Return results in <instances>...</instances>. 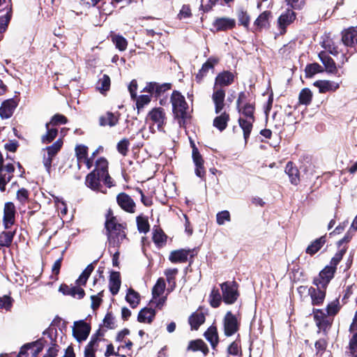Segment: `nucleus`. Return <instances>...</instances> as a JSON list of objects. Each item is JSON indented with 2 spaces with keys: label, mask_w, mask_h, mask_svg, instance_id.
Returning a JSON list of instances; mask_svg holds the SVG:
<instances>
[{
  "label": "nucleus",
  "mask_w": 357,
  "mask_h": 357,
  "mask_svg": "<svg viewBox=\"0 0 357 357\" xmlns=\"http://www.w3.org/2000/svg\"><path fill=\"white\" fill-rule=\"evenodd\" d=\"M91 331L90 326L84 320L74 322L73 335L78 342H82L88 337Z\"/></svg>",
  "instance_id": "9b49d317"
},
{
  "label": "nucleus",
  "mask_w": 357,
  "mask_h": 357,
  "mask_svg": "<svg viewBox=\"0 0 357 357\" xmlns=\"http://www.w3.org/2000/svg\"><path fill=\"white\" fill-rule=\"evenodd\" d=\"M234 81V73L227 70L220 73L216 76L212 94L215 114L220 113L225 107V91L222 88L231 85Z\"/></svg>",
  "instance_id": "f03ea898"
},
{
  "label": "nucleus",
  "mask_w": 357,
  "mask_h": 357,
  "mask_svg": "<svg viewBox=\"0 0 357 357\" xmlns=\"http://www.w3.org/2000/svg\"><path fill=\"white\" fill-rule=\"evenodd\" d=\"M56 329L54 327H49L43 332L44 338L45 336L50 338V344H52L47 352L43 357H55L58 352V346L55 344L56 342Z\"/></svg>",
  "instance_id": "4468645a"
},
{
  "label": "nucleus",
  "mask_w": 357,
  "mask_h": 357,
  "mask_svg": "<svg viewBox=\"0 0 357 357\" xmlns=\"http://www.w3.org/2000/svg\"><path fill=\"white\" fill-rule=\"evenodd\" d=\"M218 59L210 57L206 63H204L196 75L197 82H200L202 79L206 75L209 70L213 68L214 66L218 63Z\"/></svg>",
  "instance_id": "cd10ccee"
},
{
  "label": "nucleus",
  "mask_w": 357,
  "mask_h": 357,
  "mask_svg": "<svg viewBox=\"0 0 357 357\" xmlns=\"http://www.w3.org/2000/svg\"><path fill=\"white\" fill-rule=\"evenodd\" d=\"M237 17L241 24L245 27H248L250 24V16L245 11L239 10L237 13Z\"/></svg>",
  "instance_id": "052dcab7"
},
{
  "label": "nucleus",
  "mask_w": 357,
  "mask_h": 357,
  "mask_svg": "<svg viewBox=\"0 0 357 357\" xmlns=\"http://www.w3.org/2000/svg\"><path fill=\"white\" fill-rule=\"evenodd\" d=\"M246 94L245 92H241L238 94L237 100V109L241 114L238 119V123L243 132V137L245 142L250 137L252 129L253 123L255 121L254 116L255 105L250 102H245Z\"/></svg>",
  "instance_id": "f257e3e1"
},
{
  "label": "nucleus",
  "mask_w": 357,
  "mask_h": 357,
  "mask_svg": "<svg viewBox=\"0 0 357 357\" xmlns=\"http://www.w3.org/2000/svg\"><path fill=\"white\" fill-rule=\"evenodd\" d=\"M235 24V20L229 17H219L213 22V26L217 31H226L233 29Z\"/></svg>",
  "instance_id": "393cba45"
},
{
  "label": "nucleus",
  "mask_w": 357,
  "mask_h": 357,
  "mask_svg": "<svg viewBox=\"0 0 357 357\" xmlns=\"http://www.w3.org/2000/svg\"><path fill=\"white\" fill-rule=\"evenodd\" d=\"M109 290L113 295H116L121 287L120 273L113 271L111 273L109 280Z\"/></svg>",
  "instance_id": "7c9ffc66"
},
{
  "label": "nucleus",
  "mask_w": 357,
  "mask_h": 357,
  "mask_svg": "<svg viewBox=\"0 0 357 357\" xmlns=\"http://www.w3.org/2000/svg\"><path fill=\"white\" fill-rule=\"evenodd\" d=\"M94 267L93 264H89L86 266V268L83 271L82 274L79 275V278L77 280L76 282L78 285H84L93 272Z\"/></svg>",
  "instance_id": "49530a36"
},
{
  "label": "nucleus",
  "mask_w": 357,
  "mask_h": 357,
  "mask_svg": "<svg viewBox=\"0 0 357 357\" xmlns=\"http://www.w3.org/2000/svg\"><path fill=\"white\" fill-rule=\"evenodd\" d=\"M13 305V299L8 296L0 297V309L9 310Z\"/></svg>",
  "instance_id": "338daca9"
},
{
  "label": "nucleus",
  "mask_w": 357,
  "mask_h": 357,
  "mask_svg": "<svg viewBox=\"0 0 357 357\" xmlns=\"http://www.w3.org/2000/svg\"><path fill=\"white\" fill-rule=\"evenodd\" d=\"M100 181H102V177L98 176L95 172H92L86 176L85 183L88 188L94 191L106 193L105 191L101 189Z\"/></svg>",
  "instance_id": "5701e85b"
},
{
  "label": "nucleus",
  "mask_w": 357,
  "mask_h": 357,
  "mask_svg": "<svg viewBox=\"0 0 357 357\" xmlns=\"http://www.w3.org/2000/svg\"><path fill=\"white\" fill-rule=\"evenodd\" d=\"M222 324L225 335L230 337L238 331L240 320L231 312L228 311L224 317Z\"/></svg>",
  "instance_id": "423d86ee"
},
{
  "label": "nucleus",
  "mask_w": 357,
  "mask_h": 357,
  "mask_svg": "<svg viewBox=\"0 0 357 357\" xmlns=\"http://www.w3.org/2000/svg\"><path fill=\"white\" fill-rule=\"evenodd\" d=\"M298 98H299V102L301 104L307 105L312 101V93L307 88L303 89L299 93Z\"/></svg>",
  "instance_id": "de8ad7c7"
},
{
  "label": "nucleus",
  "mask_w": 357,
  "mask_h": 357,
  "mask_svg": "<svg viewBox=\"0 0 357 357\" xmlns=\"http://www.w3.org/2000/svg\"><path fill=\"white\" fill-rule=\"evenodd\" d=\"M18 105V101L14 98L4 100L0 107V116L3 119H7L12 116Z\"/></svg>",
  "instance_id": "dca6fc26"
},
{
  "label": "nucleus",
  "mask_w": 357,
  "mask_h": 357,
  "mask_svg": "<svg viewBox=\"0 0 357 357\" xmlns=\"http://www.w3.org/2000/svg\"><path fill=\"white\" fill-rule=\"evenodd\" d=\"M128 139L124 138L117 144V150L123 155H126L129 146Z\"/></svg>",
  "instance_id": "69168bd1"
},
{
  "label": "nucleus",
  "mask_w": 357,
  "mask_h": 357,
  "mask_svg": "<svg viewBox=\"0 0 357 357\" xmlns=\"http://www.w3.org/2000/svg\"><path fill=\"white\" fill-rule=\"evenodd\" d=\"M111 39L116 47L119 51H124L126 50L128 46L127 40L122 36L117 34H112Z\"/></svg>",
  "instance_id": "a19ab883"
},
{
  "label": "nucleus",
  "mask_w": 357,
  "mask_h": 357,
  "mask_svg": "<svg viewBox=\"0 0 357 357\" xmlns=\"http://www.w3.org/2000/svg\"><path fill=\"white\" fill-rule=\"evenodd\" d=\"M98 345V337L93 336L85 348L84 357H95V349Z\"/></svg>",
  "instance_id": "a18cd8bd"
},
{
  "label": "nucleus",
  "mask_w": 357,
  "mask_h": 357,
  "mask_svg": "<svg viewBox=\"0 0 357 357\" xmlns=\"http://www.w3.org/2000/svg\"><path fill=\"white\" fill-rule=\"evenodd\" d=\"M15 170L12 163H8L6 166L3 165V158L0 155V190H5L6 184L10 181L13 177V173Z\"/></svg>",
  "instance_id": "ddd939ff"
},
{
  "label": "nucleus",
  "mask_w": 357,
  "mask_h": 357,
  "mask_svg": "<svg viewBox=\"0 0 357 357\" xmlns=\"http://www.w3.org/2000/svg\"><path fill=\"white\" fill-rule=\"evenodd\" d=\"M48 342L42 337L36 342L23 345L17 357H36Z\"/></svg>",
  "instance_id": "39448f33"
},
{
  "label": "nucleus",
  "mask_w": 357,
  "mask_h": 357,
  "mask_svg": "<svg viewBox=\"0 0 357 357\" xmlns=\"http://www.w3.org/2000/svg\"><path fill=\"white\" fill-rule=\"evenodd\" d=\"M137 228L139 232L146 233L149 230V225L148 220L143 217H137Z\"/></svg>",
  "instance_id": "bf43d9fd"
},
{
  "label": "nucleus",
  "mask_w": 357,
  "mask_h": 357,
  "mask_svg": "<svg viewBox=\"0 0 357 357\" xmlns=\"http://www.w3.org/2000/svg\"><path fill=\"white\" fill-rule=\"evenodd\" d=\"M271 17L270 11H264L259 15L254 22V26L258 29L268 27L269 26V19Z\"/></svg>",
  "instance_id": "f704fd0d"
},
{
  "label": "nucleus",
  "mask_w": 357,
  "mask_h": 357,
  "mask_svg": "<svg viewBox=\"0 0 357 357\" xmlns=\"http://www.w3.org/2000/svg\"><path fill=\"white\" fill-rule=\"evenodd\" d=\"M188 321L192 329L197 330L205 321L204 314L201 312H195L189 317Z\"/></svg>",
  "instance_id": "c9c22d12"
},
{
  "label": "nucleus",
  "mask_w": 357,
  "mask_h": 357,
  "mask_svg": "<svg viewBox=\"0 0 357 357\" xmlns=\"http://www.w3.org/2000/svg\"><path fill=\"white\" fill-rule=\"evenodd\" d=\"M206 339L211 343L212 347L214 349L218 343V335L217 328L215 326H211L204 333Z\"/></svg>",
  "instance_id": "58836bf2"
},
{
  "label": "nucleus",
  "mask_w": 357,
  "mask_h": 357,
  "mask_svg": "<svg viewBox=\"0 0 357 357\" xmlns=\"http://www.w3.org/2000/svg\"><path fill=\"white\" fill-rule=\"evenodd\" d=\"M7 12L5 15L0 17V33L4 32L11 18V7L6 5Z\"/></svg>",
  "instance_id": "37998d69"
},
{
  "label": "nucleus",
  "mask_w": 357,
  "mask_h": 357,
  "mask_svg": "<svg viewBox=\"0 0 357 357\" xmlns=\"http://www.w3.org/2000/svg\"><path fill=\"white\" fill-rule=\"evenodd\" d=\"M177 273V268H169L165 270V275L167 278V281L169 284L174 283V286H176L175 277Z\"/></svg>",
  "instance_id": "0e129e2a"
},
{
  "label": "nucleus",
  "mask_w": 357,
  "mask_h": 357,
  "mask_svg": "<svg viewBox=\"0 0 357 357\" xmlns=\"http://www.w3.org/2000/svg\"><path fill=\"white\" fill-rule=\"evenodd\" d=\"M342 42H340L337 39L336 41L331 38L329 36H326L322 41V47L327 51H328L333 55H337L339 53H342V55L345 56L344 50L340 48L342 46Z\"/></svg>",
  "instance_id": "2eb2a0df"
},
{
  "label": "nucleus",
  "mask_w": 357,
  "mask_h": 357,
  "mask_svg": "<svg viewBox=\"0 0 357 357\" xmlns=\"http://www.w3.org/2000/svg\"><path fill=\"white\" fill-rule=\"evenodd\" d=\"M108 162L104 158H99L96 162V168L93 172L97 173L98 176H101L102 181L107 187L110 188L113 185L112 178L108 174Z\"/></svg>",
  "instance_id": "9d476101"
},
{
  "label": "nucleus",
  "mask_w": 357,
  "mask_h": 357,
  "mask_svg": "<svg viewBox=\"0 0 357 357\" xmlns=\"http://www.w3.org/2000/svg\"><path fill=\"white\" fill-rule=\"evenodd\" d=\"M171 87L172 84L170 83L158 84L157 82H149L146 84L144 91L151 94H154L158 97L169 90Z\"/></svg>",
  "instance_id": "f3484780"
},
{
  "label": "nucleus",
  "mask_w": 357,
  "mask_h": 357,
  "mask_svg": "<svg viewBox=\"0 0 357 357\" xmlns=\"http://www.w3.org/2000/svg\"><path fill=\"white\" fill-rule=\"evenodd\" d=\"M326 236H322L312 242L306 248V253L313 255L317 253L326 243Z\"/></svg>",
  "instance_id": "2f4dec72"
},
{
  "label": "nucleus",
  "mask_w": 357,
  "mask_h": 357,
  "mask_svg": "<svg viewBox=\"0 0 357 357\" xmlns=\"http://www.w3.org/2000/svg\"><path fill=\"white\" fill-rule=\"evenodd\" d=\"M319 56L328 72H329V73L335 72V70H336V66H335V63L334 61L333 60V59L331 57L328 56L324 52H321L319 54Z\"/></svg>",
  "instance_id": "ea45409f"
},
{
  "label": "nucleus",
  "mask_w": 357,
  "mask_h": 357,
  "mask_svg": "<svg viewBox=\"0 0 357 357\" xmlns=\"http://www.w3.org/2000/svg\"><path fill=\"white\" fill-rule=\"evenodd\" d=\"M67 123V119L65 116L59 114H56L54 115L51 121L50 122H47V123H50V126L52 127L61 125V124H66Z\"/></svg>",
  "instance_id": "13d9d810"
},
{
  "label": "nucleus",
  "mask_w": 357,
  "mask_h": 357,
  "mask_svg": "<svg viewBox=\"0 0 357 357\" xmlns=\"http://www.w3.org/2000/svg\"><path fill=\"white\" fill-rule=\"evenodd\" d=\"M227 352L230 355L233 356H239L241 355V346L239 342L237 341H234L231 342L227 348Z\"/></svg>",
  "instance_id": "e2e57ef3"
},
{
  "label": "nucleus",
  "mask_w": 357,
  "mask_h": 357,
  "mask_svg": "<svg viewBox=\"0 0 357 357\" xmlns=\"http://www.w3.org/2000/svg\"><path fill=\"white\" fill-rule=\"evenodd\" d=\"M326 289L320 287L309 288L308 294L310 296L313 305H320L323 303L326 297Z\"/></svg>",
  "instance_id": "6ab92c4d"
},
{
  "label": "nucleus",
  "mask_w": 357,
  "mask_h": 357,
  "mask_svg": "<svg viewBox=\"0 0 357 357\" xmlns=\"http://www.w3.org/2000/svg\"><path fill=\"white\" fill-rule=\"evenodd\" d=\"M126 301L130 304V305L134 308L137 307L139 302V295L137 292L134 291L132 289H130L128 291V293L126 296Z\"/></svg>",
  "instance_id": "c03bdc74"
},
{
  "label": "nucleus",
  "mask_w": 357,
  "mask_h": 357,
  "mask_svg": "<svg viewBox=\"0 0 357 357\" xmlns=\"http://www.w3.org/2000/svg\"><path fill=\"white\" fill-rule=\"evenodd\" d=\"M314 85L319 89L320 93L335 91L340 87L339 83L329 80L317 81Z\"/></svg>",
  "instance_id": "a878e982"
},
{
  "label": "nucleus",
  "mask_w": 357,
  "mask_h": 357,
  "mask_svg": "<svg viewBox=\"0 0 357 357\" xmlns=\"http://www.w3.org/2000/svg\"><path fill=\"white\" fill-rule=\"evenodd\" d=\"M15 207L12 202H8L4 206L3 225L6 229L10 228L15 222Z\"/></svg>",
  "instance_id": "412c9836"
},
{
  "label": "nucleus",
  "mask_w": 357,
  "mask_h": 357,
  "mask_svg": "<svg viewBox=\"0 0 357 357\" xmlns=\"http://www.w3.org/2000/svg\"><path fill=\"white\" fill-rule=\"evenodd\" d=\"M295 19L294 11L287 10L282 13L278 19V24L281 29L284 30L286 26L290 24Z\"/></svg>",
  "instance_id": "473e14b6"
},
{
  "label": "nucleus",
  "mask_w": 357,
  "mask_h": 357,
  "mask_svg": "<svg viewBox=\"0 0 357 357\" xmlns=\"http://www.w3.org/2000/svg\"><path fill=\"white\" fill-rule=\"evenodd\" d=\"M105 227L107 236L108 249L112 252V250L119 249L121 245L127 241L126 227L114 216H107Z\"/></svg>",
  "instance_id": "7ed1b4c3"
},
{
  "label": "nucleus",
  "mask_w": 357,
  "mask_h": 357,
  "mask_svg": "<svg viewBox=\"0 0 357 357\" xmlns=\"http://www.w3.org/2000/svg\"><path fill=\"white\" fill-rule=\"evenodd\" d=\"M189 253L190 250L184 249L174 250L170 253L169 259L172 263H183L188 260Z\"/></svg>",
  "instance_id": "c85d7f7f"
},
{
  "label": "nucleus",
  "mask_w": 357,
  "mask_h": 357,
  "mask_svg": "<svg viewBox=\"0 0 357 357\" xmlns=\"http://www.w3.org/2000/svg\"><path fill=\"white\" fill-rule=\"evenodd\" d=\"M342 43L345 47L357 45V26L350 27L342 33Z\"/></svg>",
  "instance_id": "a211bd4d"
},
{
  "label": "nucleus",
  "mask_w": 357,
  "mask_h": 357,
  "mask_svg": "<svg viewBox=\"0 0 357 357\" xmlns=\"http://www.w3.org/2000/svg\"><path fill=\"white\" fill-rule=\"evenodd\" d=\"M65 295H70L74 298L79 299L82 298L84 296V291L79 287H73L70 289H68V291H64Z\"/></svg>",
  "instance_id": "864d4df0"
},
{
  "label": "nucleus",
  "mask_w": 357,
  "mask_h": 357,
  "mask_svg": "<svg viewBox=\"0 0 357 357\" xmlns=\"http://www.w3.org/2000/svg\"><path fill=\"white\" fill-rule=\"evenodd\" d=\"M229 121V114L224 112L214 119L213 124V126L218 128L220 131H222L227 128Z\"/></svg>",
  "instance_id": "72a5a7b5"
},
{
  "label": "nucleus",
  "mask_w": 357,
  "mask_h": 357,
  "mask_svg": "<svg viewBox=\"0 0 357 357\" xmlns=\"http://www.w3.org/2000/svg\"><path fill=\"white\" fill-rule=\"evenodd\" d=\"M110 78L107 75H103L97 83V89L100 93H103L109 89L110 87Z\"/></svg>",
  "instance_id": "09e8293b"
},
{
  "label": "nucleus",
  "mask_w": 357,
  "mask_h": 357,
  "mask_svg": "<svg viewBox=\"0 0 357 357\" xmlns=\"http://www.w3.org/2000/svg\"><path fill=\"white\" fill-rule=\"evenodd\" d=\"M46 133L41 137V142L43 144L52 142L56 137L58 130L56 128H52L50 123L45 124Z\"/></svg>",
  "instance_id": "4c0bfd02"
},
{
  "label": "nucleus",
  "mask_w": 357,
  "mask_h": 357,
  "mask_svg": "<svg viewBox=\"0 0 357 357\" xmlns=\"http://www.w3.org/2000/svg\"><path fill=\"white\" fill-rule=\"evenodd\" d=\"M321 71V66L318 63L309 64L305 67V75L307 77H312L316 73Z\"/></svg>",
  "instance_id": "5fc2aeb1"
},
{
  "label": "nucleus",
  "mask_w": 357,
  "mask_h": 357,
  "mask_svg": "<svg viewBox=\"0 0 357 357\" xmlns=\"http://www.w3.org/2000/svg\"><path fill=\"white\" fill-rule=\"evenodd\" d=\"M87 149L88 148L84 145H77L75 148V153L78 165H80L83 163L88 169H90L93 166V160L87 157Z\"/></svg>",
  "instance_id": "aec40b11"
},
{
  "label": "nucleus",
  "mask_w": 357,
  "mask_h": 357,
  "mask_svg": "<svg viewBox=\"0 0 357 357\" xmlns=\"http://www.w3.org/2000/svg\"><path fill=\"white\" fill-rule=\"evenodd\" d=\"M13 233L3 231L0 234V249L3 247H9L13 241Z\"/></svg>",
  "instance_id": "8fccbe9b"
},
{
  "label": "nucleus",
  "mask_w": 357,
  "mask_h": 357,
  "mask_svg": "<svg viewBox=\"0 0 357 357\" xmlns=\"http://www.w3.org/2000/svg\"><path fill=\"white\" fill-rule=\"evenodd\" d=\"M118 204L122 208L123 210L129 212L133 213L134 208L135 206V202L132 199V198L126 193H120L117 197Z\"/></svg>",
  "instance_id": "b1692460"
},
{
  "label": "nucleus",
  "mask_w": 357,
  "mask_h": 357,
  "mask_svg": "<svg viewBox=\"0 0 357 357\" xmlns=\"http://www.w3.org/2000/svg\"><path fill=\"white\" fill-rule=\"evenodd\" d=\"M192 159L195 165V174L200 178H203L205 175L204 168V160L200 155L198 149L193 144L192 146Z\"/></svg>",
  "instance_id": "4be33fe9"
},
{
  "label": "nucleus",
  "mask_w": 357,
  "mask_h": 357,
  "mask_svg": "<svg viewBox=\"0 0 357 357\" xmlns=\"http://www.w3.org/2000/svg\"><path fill=\"white\" fill-rule=\"evenodd\" d=\"M222 299L227 304L234 303L238 298L237 284L235 282H225L220 284Z\"/></svg>",
  "instance_id": "0eeeda50"
},
{
  "label": "nucleus",
  "mask_w": 357,
  "mask_h": 357,
  "mask_svg": "<svg viewBox=\"0 0 357 357\" xmlns=\"http://www.w3.org/2000/svg\"><path fill=\"white\" fill-rule=\"evenodd\" d=\"M326 346L327 343L324 339H319V340H317L314 344V347L316 349V355L321 356L326 350Z\"/></svg>",
  "instance_id": "774afa93"
},
{
  "label": "nucleus",
  "mask_w": 357,
  "mask_h": 357,
  "mask_svg": "<svg viewBox=\"0 0 357 357\" xmlns=\"http://www.w3.org/2000/svg\"><path fill=\"white\" fill-rule=\"evenodd\" d=\"M63 144L61 139L56 140L52 145L47 146L44 151L43 162L46 171L50 174L52 161L53 158L57 154L59 151L61 149Z\"/></svg>",
  "instance_id": "6e6552de"
},
{
  "label": "nucleus",
  "mask_w": 357,
  "mask_h": 357,
  "mask_svg": "<svg viewBox=\"0 0 357 357\" xmlns=\"http://www.w3.org/2000/svg\"><path fill=\"white\" fill-rule=\"evenodd\" d=\"M210 303L212 307H218L221 303V296L218 289H213L210 295Z\"/></svg>",
  "instance_id": "603ef678"
},
{
  "label": "nucleus",
  "mask_w": 357,
  "mask_h": 357,
  "mask_svg": "<svg viewBox=\"0 0 357 357\" xmlns=\"http://www.w3.org/2000/svg\"><path fill=\"white\" fill-rule=\"evenodd\" d=\"M340 310V302L337 298L328 304L326 307V312L328 316H334Z\"/></svg>",
  "instance_id": "3c124183"
},
{
  "label": "nucleus",
  "mask_w": 357,
  "mask_h": 357,
  "mask_svg": "<svg viewBox=\"0 0 357 357\" xmlns=\"http://www.w3.org/2000/svg\"><path fill=\"white\" fill-rule=\"evenodd\" d=\"M170 102L172 105L174 119L181 127L184 126L187 119L189 117L188 105L185 97L179 91H174L170 98Z\"/></svg>",
  "instance_id": "20e7f679"
},
{
  "label": "nucleus",
  "mask_w": 357,
  "mask_h": 357,
  "mask_svg": "<svg viewBox=\"0 0 357 357\" xmlns=\"http://www.w3.org/2000/svg\"><path fill=\"white\" fill-rule=\"evenodd\" d=\"M349 349L352 357H357V332L353 335L349 341Z\"/></svg>",
  "instance_id": "680f3d73"
},
{
  "label": "nucleus",
  "mask_w": 357,
  "mask_h": 357,
  "mask_svg": "<svg viewBox=\"0 0 357 357\" xmlns=\"http://www.w3.org/2000/svg\"><path fill=\"white\" fill-rule=\"evenodd\" d=\"M285 173L288 175L290 182L297 185L300 181L299 171L291 162H288L285 167Z\"/></svg>",
  "instance_id": "bb28decb"
},
{
  "label": "nucleus",
  "mask_w": 357,
  "mask_h": 357,
  "mask_svg": "<svg viewBox=\"0 0 357 357\" xmlns=\"http://www.w3.org/2000/svg\"><path fill=\"white\" fill-rule=\"evenodd\" d=\"M136 106L138 112L142 109L151 102V96L148 95H142L136 98Z\"/></svg>",
  "instance_id": "4d7b16f0"
},
{
  "label": "nucleus",
  "mask_w": 357,
  "mask_h": 357,
  "mask_svg": "<svg viewBox=\"0 0 357 357\" xmlns=\"http://www.w3.org/2000/svg\"><path fill=\"white\" fill-rule=\"evenodd\" d=\"M336 269L333 266L327 265L313 280L316 287L326 288L330 281L334 277Z\"/></svg>",
  "instance_id": "1a4fd4ad"
},
{
  "label": "nucleus",
  "mask_w": 357,
  "mask_h": 357,
  "mask_svg": "<svg viewBox=\"0 0 357 357\" xmlns=\"http://www.w3.org/2000/svg\"><path fill=\"white\" fill-rule=\"evenodd\" d=\"M155 315V312L152 308H144L138 314L137 319L139 322L151 323Z\"/></svg>",
  "instance_id": "e433bc0d"
},
{
  "label": "nucleus",
  "mask_w": 357,
  "mask_h": 357,
  "mask_svg": "<svg viewBox=\"0 0 357 357\" xmlns=\"http://www.w3.org/2000/svg\"><path fill=\"white\" fill-rule=\"evenodd\" d=\"M166 115L163 108L155 107L153 108L149 113L146 117V121H151L153 124L157 126L158 130H162L163 125L165 123Z\"/></svg>",
  "instance_id": "f8f14e48"
},
{
  "label": "nucleus",
  "mask_w": 357,
  "mask_h": 357,
  "mask_svg": "<svg viewBox=\"0 0 357 357\" xmlns=\"http://www.w3.org/2000/svg\"><path fill=\"white\" fill-rule=\"evenodd\" d=\"M165 287L164 279L159 278L152 289L153 299H156V298L160 296L164 293Z\"/></svg>",
  "instance_id": "79ce46f5"
},
{
  "label": "nucleus",
  "mask_w": 357,
  "mask_h": 357,
  "mask_svg": "<svg viewBox=\"0 0 357 357\" xmlns=\"http://www.w3.org/2000/svg\"><path fill=\"white\" fill-rule=\"evenodd\" d=\"M118 121L119 116L109 112L99 118V124L101 126H109L113 127L117 124Z\"/></svg>",
  "instance_id": "c756f323"
},
{
  "label": "nucleus",
  "mask_w": 357,
  "mask_h": 357,
  "mask_svg": "<svg viewBox=\"0 0 357 357\" xmlns=\"http://www.w3.org/2000/svg\"><path fill=\"white\" fill-rule=\"evenodd\" d=\"M231 216L228 211H222L216 215V222L219 225H223L226 222H230Z\"/></svg>",
  "instance_id": "6e6d98bb"
}]
</instances>
